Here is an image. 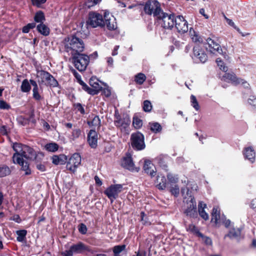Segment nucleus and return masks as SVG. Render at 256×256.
<instances>
[{"label": "nucleus", "mask_w": 256, "mask_h": 256, "mask_svg": "<svg viewBox=\"0 0 256 256\" xmlns=\"http://www.w3.org/2000/svg\"><path fill=\"white\" fill-rule=\"evenodd\" d=\"M241 230L240 228H232L228 233L225 235L224 238L228 237L230 238H238L240 236Z\"/></svg>", "instance_id": "29"}, {"label": "nucleus", "mask_w": 256, "mask_h": 256, "mask_svg": "<svg viewBox=\"0 0 256 256\" xmlns=\"http://www.w3.org/2000/svg\"><path fill=\"white\" fill-rule=\"evenodd\" d=\"M140 168L135 166L132 155L129 153V170L138 172Z\"/></svg>", "instance_id": "47"}, {"label": "nucleus", "mask_w": 256, "mask_h": 256, "mask_svg": "<svg viewBox=\"0 0 256 256\" xmlns=\"http://www.w3.org/2000/svg\"><path fill=\"white\" fill-rule=\"evenodd\" d=\"M58 145L55 142H50L44 146L45 149L50 152H56L58 149Z\"/></svg>", "instance_id": "35"}, {"label": "nucleus", "mask_w": 256, "mask_h": 256, "mask_svg": "<svg viewBox=\"0 0 256 256\" xmlns=\"http://www.w3.org/2000/svg\"><path fill=\"white\" fill-rule=\"evenodd\" d=\"M206 41L208 45V47L206 46V48L208 49L210 52L213 54H215L216 52L219 54L221 53L222 50L218 42L210 38H208Z\"/></svg>", "instance_id": "16"}, {"label": "nucleus", "mask_w": 256, "mask_h": 256, "mask_svg": "<svg viewBox=\"0 0 256 256\" xmlns=\"http://www.w3.org/2000/svg\"><path fill=\"white\" fill-rule=\"evenodd\" d=\"M144 170L146 173L152 177L154 176L156 174V168L153 164L149 160H145L144 165Z\"/></svg>", "instance_id": "19"}, {"label": "nucleus", "mask_w": 256, "mask_h": 256, "mask_svg": "<svg viewBox=\"0 0 256 256\" xmlns=\"http://www.w3.org/2000/svg\"><path fill=\"white\" fill-rule=\"evenodd\" d=\"M223 79L226 82H230L236 86L239 78H237L234 73L226 72L223 76Z\"/></svg>", "instance_id": "24"}, {"label": "nucleus", "mask_w": 256, "mask_h": 256, "mask_svg": "<svg viewBox=\"0 0 256 256\" xmlns=\"http://www.w3.org/2000/svg\"><path fill=\"white\" fill-rule=\"evenodd\" d=\"M140 218L141 220L144 222V224L150 225L151 224V222L148 221V218L144 212H140Z\"/></svg>", "instance_id": "59"}, {"label": "nucleus", "mask_w": 256, "mask_h": 256, "mask_svg": "<svg viewBox=\"0 0 256 256\" xmlns=\"http://www.w3.org/2000/svg\"><path fill=\"white\" fill-rule=\"evenodd\" d=\"M52 162L56 165L64 164L67 160V157L64 154H60L59 156L54 155L52 156Z\"/></svg>", "instance_id": "22"}, {"label": "nucleus", "mask_w": 256, "mask_h": 256, "mask_svg": "<svg viewBox=\"0 0 256 256\" xmlns=\"http://www.w3.org/2000/svg\"><path fill=\"white\" fill-rule=\"evenodd\" d=\"M63 44L64 50L68 52H70L72 56V54L82 52L84 48L83 40L74 35L66 38L63 41Z\"/></svg>", "instance_id": "1"}, {"label": "nucleus", "mask_w": 256, "mask_h": 256, "mask_svg": "<svg viewBox=\"0 0 256 256\" xmlns=\"http://www.w3.org/2000/svg\"><path fill=\"white\" fill-rule=\"evenodd\" d=\"M32 92H33L32 96H33V98L35 100H36L37 101H40L43 99L42 96L38 92V89L36 90H32Z\"/></svg>", "instance_id": "55"}, {"label": "nucleus", "mask_w": 256, "mask_h": 256, "mask_svg": "<svg viewBox=\"0 0 256 256\" xmlns=\"http://www.w3.org/2000/svg\"><path fill=\"white\" fill-rule=\"evenodd\" d=\"M22 154L23 156L27 160H33L38 157L36 154V152L34 149L26 145H25V146L23 147V150Z\"/></svg>", "instance_id": "17"}, {"label": "nucleus", "mask_w": 256, "mask_h": 256, "mask_svg": "<svg viewBox=\"0 0 256 256\" xmlns=\"http://www.w3.org/2000/svg\"><path fill=\"white\" fill-rule=\"evenodd\" d=\"M37 78L38 82L40 84L44 83L45 84L51 86L56 87L58 85V83L56 79L48 72L41 70L37 72Z\"/></svg>", "instance_id": "5"}, {"label": "nucleus", "mask_w": 256, "mask_h": 256, "mask_svg": "<svg viewBox=\"0 0 256 256\" xmlns=\"http://www.w3.org/2000/svg\"><path fill=\"white\" fill-rule=\"evenodd\" d=\"M138 114H135L132 118V126L136 129H140L142 126V120Z\"/></svg>", "instance_id": "30"}, {"label": "nucleus", "mask_w": 256, "mask_h": 256, "mask_svg": "<svg viewBox=\"0 0 256 256\" xmlns=\"http://www.w3.org/2000/svg\"><path fill=\"white\" fill-rule=\"evenodd\" d=\"M220 219V209L218 207H214L212 210L211 222L215 224L218 223Z\"/></svg>", "instance_id": "25"}, {"label": "nucleus", "mask_w": 256, "mask_h": 256, "mask_svg": "<svg viewBox=\"0 0 256 256\" xmlns=\"http://www.w3.org/2000/svg\"><path fill=\"white\" fill-rule=\"evenodd\" d=\"M186 202L187 206L184 211V214L190 218H196L198 214L196 210V204L194 196H190L186 200Z\"/></svg>", "instance_id": "8"}, {"label": "nucleus", "mask_w": 256, "mask_h": 256, "mask_svg": "<svg viewBox=\"0 0 256 256\" xmlns=\"http://www.w3.org/2000/svg\"><path fill=\"white\" fill-rule=\"evenodd\" d=\"M176 16L174 13H166L162 10L160 14L156 17L158 22L164 30H172L174 25Z\"/></svg>", "instance_id": "2"}, {"label": "nucleus", "mask_w": 256, "mask_h": 256, "mask_svg": "<svg viewBox=\"0 0 256 256\" xmlns=\"http://www.w3.org/2000/svg\"><path fill=\"white\" fill-rule=\"evenodd\" d=\"M21 90L24 92H28L31 89V86L27 79H24L20 86Z\"/></svg>", "instance_id": "38"}, {"label": "nucleus", "mask_w": 256, "mask_h": 256, "mask_svg": "<svg viewBox=\"0 0 256 256\" xmlns=\"http://www.w3.org/2000/svg\"><path fill=\"white\" fill-rule=\"evenodd\" d=\"M174 26L178 33L184 34L188 30V23L182 16H176Z\"/></svg>", "instance_id": "11"}, {"label": "nucleus", "mask_w": 256, "mask_h": 256, "mask_svg": "<svg viewBox=\"0 0 256 256\" xmlns=\"http://www.w3.org/2000/svg\"><path fill=\"white\" fill-rule=\"evenodd\" d=\"M24 156L22 154L14 153L12 156V161L15 164H18L20 165L25 161L24 160Z\"/></svg>", "instance_id": "34"}, {"label": "nucleus", "mask_w": 256, "mask_h": 256, "mask_svg": "<svg viewBox=\"0 0 256 256\" xmlns=\"http://www.w3.org/2000/svg\"><path fill=\"white\" fill-rule=\"evenodd\" d=\"M36 29L43 36H47L50 34V28L43 23L38 24Z\"/></svg>", "instance_id": "31"}, {"label": "nucleus", "mask_w": 256, "mask_h": 256, "mask_svg": "<svg viewBox=\"0 0 256 256\" xmlns=\"http://www.w3.org/2000/svg\"><path fill=\"white\" fill-rule=\"evenodd\" d=\"M216 62L221 70L224 72L227 70V67L224 66V62L220 58L216 60Z\"/></svg>", "instance_id": "54"}, {"label": "nucleus", "mask_w": 256, "mask_h": 256, "mask_svg": "<svg viewBox=\"0 0 256 256\" xmlns=\"http://www.w3.org/2000/svg\"><path fill=\"white\" fill-rule=\"evenodd\" d=\"M10 170L8 166H0V177L6 176L10 174Z\"/></svg>", "instance_id": "46"}, {"label": "nucleus", "mask_w": 256, "mask_h": 256, "mask_svg": "<svg viewBox=\"0 0 256 256\" xmlns=\"http://www.w3.org/2000/svg\"><path fill=\"white\" fill-rule=\"evenodd\" d=\"M90 57L88 55L80 53L72 54V62L75 68L80 72L84 71L90 62Z\"/></svg>", "instance_id": "3"}, {"label": "nucleus", "mask_w": 256, "mask_h": 256, "mask_svg": "<svg viewBox=\"0 0 256 256\" xmlns=\"http://www.w3.org/2000/svg\"><path fill=\"white\" fill-rule=\"evenodd\" d=\"M156 182V186L160 190H164L168 184L166 177L164 176H158Z\"/></svg>", "instance_id": "23"}, {"label": "nucleus", "mask_w": 256, "mask_h": 256, "mask_svg": "<svg viewBox=\"0 0 256 256\" xmlns=\"http://www.w3.org/2000/svg\"><path fill=\"white\" fill-rule=\"evenodd\" d=\"M79 232L82 234H86L87 232V228L85 224H81L79 226L78 228Z\"/></svg>", "instance_id": "64"}, {"label": "nucleus", "mask_w": 256, "mask_h": 256, "mask_svg": "<svg viewBox=\"0 0 256 256\" xmlns=\"http://www.w3.org/2000/svg\"><path fill=\"white\" fill-rule=\"evenodd\" d=\"M166 177L168 180V185L169 186L170 192H180V187L178 184V176L168 173Z\"/></svg>", "instance_id": "13"}, {"label": "nucleus", "mask_w": 256, "mask_h": 256, "mask_svg": "<svg viewBox=\"0 0 256 256\" xmlns=\"http://www.w3.org/2000/svg\"><path fill=\"white\" fill-rule=\"evenodd\" d=\"M88 124L90 126H94L99 128L101 125L100 120L98 116H96L92 118V120L91 122H88Z\"/></svg>", "instance_id": "45"}, {"label": "nucleus", "mask_w": 256, "mask_h": 256, "mask_svg": "<svg viewBox=\"0 0 256 256\" xmlns=\"http://www.w3.org/2000/svg\"><path fill=\"white\" fill-rule=\"evenodd\" d=\"M187 230L194 234H196L198 237L203 236V234L200 232L198 228L193 224H190L188 225V228H187Z\"/></svg>", "instance_id": "33"}, {"label": "nucleus", "mask_w": 256, "mask_h": 256, "mask_svg": "<svg viewBox=\"0 0 256 256\" xmlns=\"http://www.w3.org/2000/svg\"><path fill=\"white\" fill-rule=\"evenodd\" d=\"M244 155L246 158L248 160L251 162L255 160V152L252 146L246 148L244 150Z\"/></svg>", "instance_id": "20"}, {"label": "nucleus", "mask_w": 256, "mask_h": 256, "mask_svg": "<svg viewBox=\"0 0 256 256\" xmlns=\"http://www.w3.org/2000/svg\"><path fill=\"white\" fill-rule=\"evenodd\" d=\"M71 250L74 253L80 254L88 250V247L83 243L79 242L77 244L70 246Z\"/></svg>", "instance_id": "21"}, {"label": "nucleus", "mask_w": 256, "mask_h": 256, "mask_svg": "<svg viewBox=\"0 0 256 256\" xmlns=\"http://www.w3.org/2000/svg\"><path fill=\"white\" fill-rule=\"evenodd\" d=\"M115 125L118 127L121 131V138L126 141L128 138V118H120L114 121Z\"/></svg>", "instance_id": "10"}, {"label": "nucleus", "mask_w": 256, "mask_h": 256, "mask_svg": "<svg viewBox=\"0 0 256 256\" xmlns=\"http://www.w3.org/2000/svg\"><path fill=\"white\" fill-rule=\"evenodd\" d=\"M158 164L164 168H166L168 166L165 162L164 158L162 156H159L156 158Z\"/></svg>", "instance_id": "56"}, {"label": "nucleus", "mask_w": 256, "mask_h": 256, "mask_svg": "<svg viewBox=\"0 0 256 256\" xmlns=\"http://www.w3.org/2000/svg\"><path fill=\"white\" fill-rule=\"evenodd\" d=\"M144 6L145 14L149 16L153 14L154 17L159 15L162 10L160 3L156 0H148Z\"/></svg>", "instance_id": "7"}, {"label": "nucleus", "mask_w": 256, "mask_h": 256, "mask_svg": "<svg viewBox=\"0 0 256 256\" xmlns=\"http://www.w3.org/2000/svg\"><path fill=\"white\" fill-rule=\"evenodd\" d=\"M21 170L24 172L25 175H30L32 173L31 170L30 168V164L28 162L25 161L20 165Z\"/></svg>", "instance_id": "40"}, {"label": "nucleus", "mask_w": 256, "mask_h": 256, "mask_svg": "<svg viewBox=\"0 0 256 256\" xmlns=\"http://www.w3.org/2000/svg\"><path fill=\"white\" fill-rule=\"evenodd\" d=\"M122 184H117L111 185L104 192H120L122 190Z\"/></svg>", "instance_id": "36"}, {"label": "nucleus", "mask_w": 256, "mask_h": 256, "mask_svg": "<svg viewBox=\"0 0 256 256\" xmlns=\"http://www.w3.org/2000/svg\"><path fill=\"white\" fill-rule=\"evenodd\" d=\"M81 163V156L78 153L74 154L68 160L66 164V168L74 172Z\"/></svg>", "instance_id": "12"}, {"label": "nucleus", "mask_w": 256, "mask_h": 256, "mask_svg": "<svg viewBox=\"0 0 256 256\" xmlns=\"http://www.w3.org/2000/svg\"><path fill=\"white\" fill-rule=\"evenodd\" d=\"M146 80V76L143 73H138L135 76L134 81L138 84H142Z\"/></svg>", "instance_id": "41"}, {"label": "nucleus", "mask_w": 256, "mask_h": 256, "mask_svg": "<svg viewBox=\"0 0 256 256\" xmlns=\"http://www.w3.org/2000/svg\"><path fill=\"white\" fill-rule=\"evenodd\" d=\"M101 0H88L86 5L88 8L98 4Z\"/></svg>", "instance_id": "61"}, {"label": "nucleus", "mask_w": 256, "mask_h": 256, "mask_svg": "<svg viewBox=\"0 0 256 256\" xmlns=\"http://www.w3.org/2000/svg\"><path fill=\"white\" fill-rule=\"evenodd\" d=\"M35 22L29 23L22 28V32L24 33H28L31 29L34 28L36 26Z\"/></svg>", "instance_id": "52"}, {"label": "nucleus", "mask_w": 256, "mask_h": 256, "mask_svg": "<svg viewBox=\"0 0 256 256\" xmlns=\"http://www.w3.org/2000/svg\"><path fill=\"white\" fill-rule=\"evenodd\" d=\"M248 104L252 106L254 108L256 106V96H250L248 98Z\"/></svg>", "instance_id": "58"}, {"label": "nucleus", "mask_w": 256, "mask_h": 256, "mask_svg": "<svg viewBox=\"0 0 256 256\" xmlns=\"http://www.w3.org/2000/svg\"><path fill=\"white\" fill-rule=\"evenodd\" d=\"M0 133L2 135L6 136L8 134V131L6 126H2L0 127Z\"/></svg>", "instance_id": "62"}, {"label": "nucleus", "mask_w": 256, "mask_h": 256, "mask_svg": "<svg viewBox=\"0 0 256 256\" xmlns=\"http://www.w3.org/2000/svg\"><path fill=\"white\" fill-rule=\"evenodd\" d=\"M239 84H241L245 88H250V84L246 81L240 78H239L237 82V85Z\"/></svg>", "instance_id": "60"}, {"label": "nucleus", "mask_w": 256, "mask_h": 256, "mask_svg": "<svg viewBox=\"0 0 256 256\" xmlns=\"http://www.w3.org/2000/svg\"><path fill=\"white\" fill-rule=\"evenodd\" d=\"M16 234L18 235L17 240L22 242L26 238V236L27 233L26 230H20L16 231Z\"/></svg>", "instance_id": "48"}, {"label": "nucleus", "mask_w": 256, "mask_h": 256, "mask_svg": "<svg viewBox=\"0 0 256 256\" xmlns=\"http://www.w3.org/2000/svg\"><path fill=\"white\" fill-rule=\"evenodd\" d=\"M74 106L82 114H85L84 108L80 103H76L74 104Z\"/></svg>", "instance_id": "63"}, {"label": "nucleus", "mask_w": 256, "mask_h": 256, "mask_svg": "<svg viewBox=\"0 0 256 256\" xmlns=\"http://www.w3.org/2000/svg\"><path fill=\"white\" fill-rule=\"evenodd\" d=\"M86 25L88 28H103L104 26V16L97 12H90L88 14Z\"/></svg>", "instance_id": "4"}, {"label": "nucleus", "mask_w": 256, "mask_h": 256, "mask_svg": "<svg viewBox=\"0 0 256 256\" xmlns=\"http://www.w3.org/2000/svg\"><path fill=\"white\" fill-rule=\"evenodd\" d=\"M130 143L132 147L135 150L140 151L146 148L144 135L140 132L131 134Z\"/></svg>", "instance_id": "6"}, {"label": "nucleus", "mask_w": 256, "mask_h": 256, "mask_svg": "<svg viewBox=\"0 0 256 256\" xmlns=\"http://www.w3.org/2000/svg\"><path fill=\"white\" fill-rule=\"evenodd\" d=\"M70 71L74 77L76 78L78 82L82 86V88L84 87L86 88V84L82 80L80 75L76 71V70L73 68H70Z\"/></svg>", "instance_id": "37"}, {"label": "nucleus", "mask_w": 256, "mask_h": 256, "mask_svg": "<svg viewBox=\"0 0 256 256\" xmlns=\"http://www.w3.org/2000/svg\"><path fill=\"white\" fill-rule=\"evenodd\" d=\"M25 146L24 144H22L20 143L16 142L13 144L12 148L16 152L15 153H20L22 154L23 150V147Z\"/></svg>", "instance_id": "49"}, {"label": "nucleus", "mask_w": 256, "mask_h": 256, "mask_svg": "<svg viewBox=\"0 0 256 256\" xmlns=\"http://www.w3.org/2000/svg\"><path fill=\"white\" fill-rule=\"evenodd\" d=\"M104 26H106L109 30H114L116 28V19L108 12H105L104 16Z\"/></svg>", "instance_id": "14"}, {"label": "nucleus", "mask_w": 256, "mask_h": 256, "mask_svg": "<svg viewBox=\"0 0 256 256\" xmlns=\"http://www.w3.org/2000/svg\"><path fill=\"white\" fill-rule=\"evenodd\" d=\"M34 20L36 22L43 23V22L45 20L44 12L41 10L36 12L34 17Z\"/></svg>", "instance_id": "39"}, {"label": "nucleus", "mask_w": 256, "mask_h": 256, "mask_svg": "<svg viewBox=\"0 0 256 256\" xmlns=\"http://www.w3.org/2000/svg\"><path fill=\"white\" fill-rule=\"evenodd\" d=\"M152 106L148 100H145L142 104V110L144 112H150L152 111Z\"/></svg>", "instance_id": "44"}, {"label": "nucleus", "mask_w": 256, "mask_h": 256, "mask_svg": "<svg viewBox=\"0 0 256 256\" xmlns=\"http://www.w3.org/2000/svg\"><path fill=\"white\" fill-rule=\"evenodd\" d=\"M198 188V186L194 182H188L186 184V190H187L186 192H195L197 190Z\"/></svg>", "instance_id": "42"}, {"label": "nucleus", "mask_w": 256, "mask_h": 256, "mask_svg": "<svg viewBox=\"0 0 256 256\" xmlns=\"http://www.w3.org/2000/svg\"><path fill=\"white\" fill-rule=\"evenodd\" d=\"M149 125L150 130L154 133L157 134L160 132L162 130L161 125L158 122H150Z\"/></svg>", "instance_id": "32"}, {"label": "nucleus", "mask_w": 256, "mask_h": 256, "mask_svg": "<svg viewBox=\"0 0 256 256\" xmlns=\"http://www.w3.org/2000/svg\"><path fill=\"white\" fill-rule=\"evenodd\" d=\"M81 130L80 128H74L72 132V138L73 140L78 138L81 135Z\"/></svg>", "instance_id": "53"}, {"label": "nucleus", "mask_w": 256, "mask_h": 256, "mask_svg": "<svg viewBox=\"0 0 256 256\" xmlns=\"http://www.w3.org/2000/svg\"><path fill=\"white\" fill-rule=\"evenodd\" d=\"M120 164L126 169H128V152L125 153L124 156L120 160Z\"/></svg>", "instance_id": "50"}, {"label": "nucleus", "mask_w": 256, "mask_h": 256, "mask_svg": "<svg viewBox=\"0 0 256 256\" xmlns=\"http://www.w3.org/2000/svg\"><path fill=\"white\" fill-rule=\"evenodd\" d=\"M46 162L41 160L40 158L38 156L35 158L34 165L36 168L41 172L46 170Z\"/></svg>", "instance_id": "28"}, {"label": "nucleus", "mask_w": 256, "mask_h": 256, "mask_svg": "<svg viewBox=\"0 0 256 256\" xmlns=\"http://www.w3.org/2000/svg\"><path fill=\"white\" fill-rule=\"evenodd\" d=\"M99 80L96 77H92L89 81L90 86L92 88H90L86 84V88L82 87V90L87 92L88 94L92 95L97 94L100 90H102V86L98 82Z\"/></svg>", "instance_id": "9"}, {"label": "nucleus", "mask_w": 256, "mask_h": 256, "mask_svg": "<svg viewBox=\"0 0 256 256\" xmlns=\"http://www.w3.org/2000/svg\"><path fill=\"white\" fill-rule=\"evenodd\" d=\"M125 244L118 245L113 248L112 250L114 256H119V254L126 249Z\"/></svg>", "instance_id": "43"}, {"label": "nucleus", "mask_w": 256, "mask_h": 256, "mask_svg": "<svg viewBox=\"0 0 256 256\" xmlns=\"http://www.w3.org/2000/svg\"><path fill=\"white\" fill-rule=\"evenodd\" d=\"M206 207V204L200 202L198 205V213L200 216L204 220H208L209 216L208 214L205 212L204 208Z\"/></svg>", "instance_id": "26"}, {"label": "nucleus", "mask_w": 256, "mask_h": 256, "mask_svg": "<svg viewBox=\"0 0 256 256\" xmlns=\"http://www.w3.org/2000/svg\"><path fill=\"white\" fill-rule=\"evenodd\" d=\"M190 102L192 103V106L196 110H200V107L196 98L192 94L190 96Z\"/></svg>", "instance_id": "51"}, {"label": "nucleus", "mask_w": 256, "mask_h": 256, "mask_svg": "<svg viewBox=\"0 0 256 256\" xmlns=\"http://www.w3.org/2000/svg\"><path fill=\"white\" fill-rule=\"evenodd\" d=\"M10 108V106L4 100H0V109L9 110Z\"/></svg>", "instance_id": "57"}, {"label": "nucleus", "mask_w": 256, "mask_h": 256, "mask_svg": "<svg viewBox=\"0 0 256 256\" xmlns=\"http://www.w3.org/2000/svg\"><path fill=\"white\" fill-rule=\"evenodd\" d=\"M189 34L194 42L201 43L202 42V38L199 36V34L196 32L193 28H190L189 30Z\"/></svg>", "instance_id": "27"}, {"label": "nucleus", "mask_w": 256, "mask_h": 256, "mask_svg": "<svg viewBox=\"0 0 256 256\" xmlns=\"http://www.w3.org/2000/svg\"><path fill=\"white\" fill-rule=\"evenodd\" d=\"M193 52L196 58L202 63L208 60V56L204 50L198 45L195 46L193 48Z\"/></svg>", "instance_id": "15"}, {"label": "nucleus", "mask_w": 256, "mask_h": 256, "mask_svg": "<svg viewBox=\"0 0 256 256\" xmlns=\"http://www.w3.org/2000/svg\"><path fill=\"white\" fill-rule=\"evenodd\" d=\"M88 142L92 148L97 146L98 134L95 130H91L88 134Z\"/></svg>", "instance_id": "18"}]
</instances>
